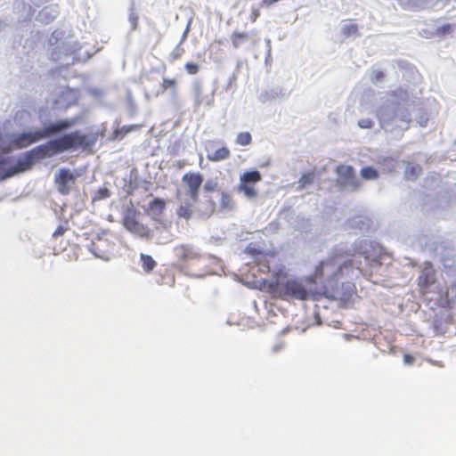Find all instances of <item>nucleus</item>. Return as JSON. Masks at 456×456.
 I'll return each instance as SVG.
<instances>
[{"instance_id": "1", "label": "nucleus", "mask_w": 456, "mask_h": 456, "mask_svg": "<svg viewBox=\"0 0 456 456\" xmlns=\"http://www.w3.org/2000/svg\"><path fill=\"white\" fill-rule=\"evenodd\" d=\"M244 252L252 258L260 273H272L271 281L263 279L259 281L260 288H266L272 297L281 299L307 298L308 291L303 281L287 279L286 267L276 253L265 251L255 243H249Z\"/></svg>"}, {"instance_id": "2", "label": "nucleus", "mask_w": 456, "mask_h": 456, "mask_svg": "<svg viewBox=\"0 0 456 456\" xmlns=\"http://www.w3.org/2000/svg\"><path fill=\"white\" fill-rule=\"evenodd\" d=\"M354 272L352 260L341 261L338 256H332L322 261L315 268V300L318 296L339 301L346 307L358 297L357 289L353 281H339L348 277Z\"/></svg>"}, {"instance_id": "3", "label": "nucleus", "mask_w": 456, "mask_h": 456, "mask_svg": "<svg viewBox=\"0 0 456 456\" xmlns=\"http://www.w3.org/2000/svg\"><path fill=\"white\" fill-rule=\"evenodd\" d=\"M94 138L77 130L33 148L27 151L22 158H20L16 165L12 167H9L11 159L0 155V180L30 169L37 160L70 150H86L94 146Z\"/></svg>"}, {"instance_id": "4", "label": "nucleus", "mask_w": 456, "mask_h": 456, "mask_svg": "<svg viewBox=\"0 0 456 456\" xmlns=\"http://www.w3.org/2000/svg\"><path fill=\"white\" fill-rule=\"evenodd\" d=\"M76 118H66L59 120L55 123H51L42 130L20 133L14 136V138L12 140V144L16 149L26 148L42 139L70 128L76 125Z\"/></svg>"}, {"instance_id": "5", "label": "nucleus", "mask_w": 456, "mask_h": 456, "mask_svg": "<svg viewBox=\"0 0 456 456\" xmlns=\"http://www.w3.org/2000/svg\"><path fill=\"white\" fill-rule=\"evenodd\" d=\"M262 180V175L257 170L246 171L240 176L238 191L243 192L248 199H255L257 196L256 183Z\"/></svg>"}, {"instance_id": "6", "label": "nucleus", "mask_w": 456, "mask_h": 456, "mask_svg": "<svg viewBox=\"0 0 456 456\" xmlns=\"http://www.w3.org/2000/svg\"><path fill=\"white\" fill-rule=\"evenodd\" d=\"M175 199L178 202L176 208V215L180 218L185 220L191 219L196 210V204L200 198H194L193 195L184 194L182 190L178 189L175 191Z\"/></svg>"}, {"instance_id": "7", "label": "nucleus", "mask_w": 456, "mask_h": 456, "mask_svg": "<svg viewBox=\"0 0 456 456\" xmlns=\"http://www.w3.org/2000/svg\"><path fill=\"white\" fill-rule=\"evenodd\" d=\"M338 183L342 187H348L352 191H357L361 188L362 183L356 177L354 169L351 166L339 165L337 167Z\"/></svg>"}, {"instance_id": "8", "label": "nucleus", "mask_w": 456, "mask_h": 456, "mask_svg": "<svg viewBox=\"0 0 456 456\" xmlns=\"http://www.w3.org/2000/svg\"><path fill=\"white\" fill-rule=\"evenodd\" d=\"M79 175L69 168H61L54 176V183L58 191L61 195H68L71 191V187L76 183V179Z\"/></svg>"}, {"instance_id": "9", "label": "nucleus", "mask_w": 456, "mask_h": 456, "mask_svg": "<svg viewBox=\"0 0 456 456\" xmlns=\"http://www.w3.org/2000/svg\"><path fill=\"white\" fill-rule=\"evenodd\" d=\"M123 225L131 233L141 238L148 239L151 237V230L148 226L139 222L135 211H129L125 215L123 218Z\"/></svg>"}, {"instance_id": "10", "label": "nucleus", "mask_w": 456, "mask_h": 456, "mask_svg": "<svg viewBox=\"0 0 456 456\" xmlns=\"http://www.w3.org/2000/svg\"><path fill=\"white\" fill-rule=\"evenodd\" d=\"M182 183L184 185V194L193 195L200 198V190L203 183V175L199 172H187L182 176Z\"/></svg>"}, {"instance_id": "11", "label": "nucleus", "mask_w": 456, "mask_h": 456, "mask_svg": "<svg viewBox=\"0 0 456 456\" xmlns=\"http://www.w3.org/2000/svg\"><path fill=\"white\" fill-rule=\"evenodd\" d=\"M436 282V271L431 263L427 262L418 277L419 291L421 295H426L429 288Z\"/></svg>"}, {"instance_id": "12", "label": "nucleus", "mask_w": 456, "mask_h": 456, "mask_svg": "<svg viewBox=\"0 0 456 456\" xmlns=\"http://www.w3.org/2000/svg\"><path fill=\"white\" fill-rule=\"evenodd\" d=\"M231 156V151L226 146L220 147L216 149L212 153H208L207 158L209 161L212 162H219L222 160H225L229 159Z\"/></svg>"}, {"instance_id": "13", "label": "nucleus", "mask_w": 456, "mask_h": 456, "mask_svg": "<svg viewBox=\"0 0 456 456\" xmlns=\"http://www.w3.org/2000/svg\"><path fill=\"white\" fill-rule=\"evenodd\" d=\"M422 173V167L417 163L408 162L404 170V178L415 181Z\"/></svg>"}, {"instance_id": "14", "label": "nucleus", "mask_w": 456, "mask_h": 456, "mask_svg": "<svg viewBox=\"0 0 456 456\" xmlns=\"http://www.w3.org/2000/svg\"><path fill=\"white\" fill-rule=\"evenodd\" d=\"M177 258L181 261H187L197 256L196 253L188 246L180 245L175 248Z\"/></svg>"}, {"instance_id": "15", "label": "nucleus", "mask_w": 456, "mask_h": 456, "mask_svg": "<svg viewBox=\"0 0 456 456\" xmlns=\"http://www.w3.org/2000/svg\"><path fill=\"white\" fill-rule=\"evenodd\" d=\"M166 209V202L163 199L154 198L148 207V210L155 216H161Z\"/></svg>"}, {"instance_id": "16", "label": "nucleus", "mask_w": 456, "mask_h": 456, "mask_svg": "<svg viewBox=\"0 0 456 456\" xmlns=\"http://www.w3.org/2000/svg\"><path fill=\"white\" fill-rule=\"evenodd\" d=\"M249 39L250 34L248 32L234 31L231 35V42L234 48H239L241 45L248 42Z\"/></svg>"}, {"instance_id": "17", "label": "nucleus", "mask_w": 456, "mask_h": 456, "mask_svg": "<svg viewBox=\"0 0 456 456\" xmlns=\"http://www.w3.org/2000/svg\"><path fill=\"white\" fill-rule=\"evenodd\" d=\"M142 267L145 273H151L156 267L157 263L151 256L142 253L140 255Z\"/></svg>"}, {"instance_id": "18", "label": "nucleus", "mask_w": 456, "mask_h": 456, "mask_svg": "<svg viewBox=\"0 0 456 456\" xmlns=\"http://www.w3.org/2000/svg\"><path fill=\"white\" fill-rule=\"evenodd\" d=\"M360 175L364 180H376L379 176L378 170L370 166L362 167L360 171Z\"/></svg>"}, {"instance_id": "19", "label": "nucleus", "mask_w": 456, "mask_h": 456, "mask_svg": "<svg viewBox=\"0 0 456 456\" xmlns=\"http://www.w3.org/2000/svg\"><path fill=\"white\" fill-rule=\"evenodd\" d=\"M235 142L240 146H248L252 142V136L249 132H240L237 134Z\"/></svg>"}, {"instance_id": "20", "label": "nucleus", "mask_w": 456, "mask_h": 456, "mask_svg": "<svg viewBox=\"0 0 456 456\" xmlns=\"http://www.w3.org/2000/svg\"><path fill=\"white\" fill-rule=\"evenodd\" d=\"M342 34L345 37L357 36L358 35V25L353 22H349L342 27Z\"/></svg>"}, {"instance_id": "21", "label": "nucleus", "mask_w": 456, "mask_h": 456, "mask_svg": "<svg viewBox=\"0 0 456 456\" xmlns=\"http://www.w3.org/2000/svg\"><path fill=\"white\" fill-rule=\"evenodd\" d=\"M221 207L224 208L230 209L233 207V200L232 196L225 192H222L221 200H220Z\"/></svg>"}, {"instance_id": "22", "label": "nucleus", "mask_w": 456, "mask_h": 456, "mask_svg": "<svg viewBox=\"0 0 456 456\" xmlns=\"http://www.w3.org/2000/svg\"><path fill=\"white\" fill-rule=\"evenodd\" d=\"M161 88L163 91L172 89V90H174V92H175L176 80L175 78H168V77L163 78L162 83H161Z\"/></svg>"}, {"instance_id": "23", "label": "nucleus", "mask_w": 456, "mask_h": 456, "mask_svg": "<svg viewBox=\"0 0 456 456\" xmlns=\"http://www.w3.org/2000/svg\"><path fill=\"white\" fill-rule=\"evenodd\" d=\"M452 29H453L452 25H451V24H444V25H443L441 27H438L436 29L435 35H436L437 37H444L447 34L452 33Z\"/></svg>"}, {"instance_id": "24", "label": "nucleus", "mask_w": 456, "mask_h": 456, "mask_svg": "<svg viewBox=\"0 0 456 456\" xmlns=\"http://www.w3.org/2000/svg\"><path fill=\"white\" fill-rule=\"evenodd\" d=\"M69 230V224L65 221L63 224H60L55 231L53 232V238H58L62 236Z\"/></svg>"}, {"instance_id": "25", "label": "nucleus", "mask_w": 456, "mask_h": 456, "mask_svg": "<svg viewBox=\"0 0 456 456\" xmlns=\"http://www.w3.org/2000/svg\"><path fill=\"white\" fill-rule=\"evenodd\" d=\"M204 191H207V192H212V191H215L217 190L218 188V183L215 180H212V179H208L205 183H204Z\"/></svg>"}, {"instance_id": "26", "label": "nucleus", "mask_w": 456, "mask_h": 456, "mask_svg": "<svg viewBox=\"0 0 456 456\" xmlns=\"http://www.w3.org/2000/svg\"><path fill=\"white\" fill-rule=\"evenodd\" d=\"M366 262L370 267H379L382 265V262L380 261V256L370 257V256H365Z\"/></svg>"}, {"instance_id": "27", "label": "nucleus", "mask_w": 456, "mask_h": 456, "mask_svg": "<svg viewBox=\"0 0 456 456\" xmlns=\"http://www.w3.org/2000/svg\"><path fill=\"white\" fill-rule=\"evenodd\" d=\"M184 68L188 74L190 75H195L200 70V66L197 63L194 62H187L184 65Z\"/></svg>"}, {"instance_id": "28", "label": "nucleus", "mask_w": 456, "mask_h": 456, "mask_svg": "<svg viewBox=\"0 0 456 456\" xmlns=\"http://www.w3.org/2000/svg\"><path fill=\"white\" fill-rule=\"evenodd\" d=\"M312 180H313V175L312 174H305L304 175L300 180H299V186L301 188H304L305 187L307 184H310L312 183Z\"/></svg>"}, {"instance_id": "29", "label": "nucleus", "mask_w": 456, "mask_h": 456, "mask_svg": "<svg viewBox=\"0 0 456 456\" xmlns=\"http://www.w3.org/2000/svg\"><path fill=\"white\" fill-rule=\"evenodd\" d=\"M138 20H139V17H138V15L135 12H131L129 14V21H130V23L132 25V28L133 29H136L137 28Z\"/></svg>"}, {"instance_id": "30", "label": "nucleus", "mask_w": 456, "mask_h": 456, "mask_svg": "<svg viewBox=\"0 0 456 456\" xmlns=\"http://www.w3.org/2000/svg\"><path fill=\"white\" fill-rule=\"evenodd\" d=\"M201 95H202V89H201V87L200 86H196L195 87V102H196L197 105H200L202 103Z\"/></svg>"}, {"instance_id": "31", "label": "nucleus", "mask_w": 456, "mask_h": 456, "mask_svg": "<svg viewBox=\"0 0 456 456\" xmlns=\"http://www.w3.org/2000/svg\"><path fill=\"white\" fill-rule=\"evenodd\" d=\"M384 78V74L380 70L374 71L371 75V80L374 83L379 82Z\"/></svg>"}, {"instance_id": "32", "label": "nucleus", "mask_w": 456, "mask_h": 456, "mask_svg": "<svg viewBox=\"0 0 456 456\" xmlns=\"http://www.w3.org/2000/svg\"><path fill=\"white\" fill-rule=\"evenodd\" d=\"M183 53V49L180 48V47H176L171 53V58L173 61L177 60V59L181 58Z\"/></svg>"}, {"instance_id": "33", "label": "nucleus", "mask_w": 456, "mask_h": 456, "mask_svg": "<svg viewBox=\"0 0 456 456\" xmlns=\"http://www.w3.org/2000/svg\"><path fill=\"white\" fill-rule=\"evenodd\" d=\"M359 126L362 128H370L373 126V122L370 119H361Z\"/></svg>"}, {"instance_id": "34", "label": "nucleus", "mask_w": 456, "mask_h": 456, "mask_svg": "<svg viewBox=\"0 0 456 456\" xmlns=\"http://www.w3.org/2000/svg\"><path fill=\"white\" fill-rule=\"evenodd\" d=\"M98 193L100 194V198H108V197H110V191L107 188H101L98 191Z\"/></svg>"}, {"instance_id": "35", "label": "nucleus", "mask_w": 456, "mask_h": 456, "mask_svg": "<svg viewBox=\"0 0 456 456\" xmlns=\"http://www.w3.org/2000/svg\"><path fill=\"white\" fill-rule=\"evenodd\" d=\"M403 359H404V362L407 363H412L414 362V357L410 354H405Z\"/></svg>"}, {"instance_id": "36", "label": "nucleus", "mask_w": 456, "mask_h": 456, "mask_svg": "<svg viewBox=\"0 0 456 456\" xmlns=\"http://www.w3.org/2000/svg\"><path fill=\"white\" fill-rule=\"evenodd\" d=\"M251 16H252V20L255 21L259 16L258 10H253Z\"/></svg>"}, {"instance_id": "37", "label": "nucleus", "mask_w": 456, "mask_h": 456, "mask_svg": "<svg viewBox=\"0 0 456 456\" xmlns=\"http://www.w3.org/2000/svg\"><path fill=\"white\" fill-rule=\"evenodd\" d=\"M314 320H315V323H317V324L321 323V320H320V317L318 315L315 314Z\"/></svg>"}, {"instance_id": "38", "label": "nucleus", "mask_w": 456, "mask_h": 456, "mask_svg": "<svg viewBox=\"0 0 456 456\" xmlns=\"http://www.w3.org/2000/svg\"><path fill=\"white\" fill-rule=\"evenodd\" d=\"M214 209H215V202H213V201H212V202H211V207H210V212H209V213H210V214H211V213H213Z\"/></svg>"}, {"instance_id": "39", "label": "nucleus", "mask_w": 456, "mask_h": 456, "mask_svg": "<svg viewBox=\"0 0 456 456\" xmlns=\"http://www.w3.org/2000/svg\"><path fill=\"white\" fill-rule=\"evenodd\" d=\"M92 247L94 248V249H97L98 248V247L95 245V243H93Z\"/></svg>"}, {"instance_id": "40", "label": "nucleus", "mask_w": 456, "mask_h": 456, "mask_svg": "<svg viewBox=\"0 0 456 456\" xmlns=\"http://www.w3.org/2000/svg\"><path fill=\"white\" fill-rule=\"evenodd\" d=\"M94 254H95L97 256H99V257H103V256H102V255H100V254H98V253H96V252H94Z\"/></svg>"}, {"instance_id": "41", "label": "nucleus", "mask_w": 456, "mask_h": 456, "mask_svg": "<svg viewBox=\"0 0 456 456\" xmlns=\"http://www.w3.org/2000/svg\"><path fill=\"white\" fill-rule=\"evenodd\" d=\"M66 94L65 92L61 93V97H63Z\"/></svg>"}, {"instance_id": "42", "label": "nucleus", "mask_w": 456, "mask_h": 456, "mask_svg": "<svg viewBox=\"0 0 456 456\" xmlns=\"http://www.w3.org/2000/svg\"><path fill=\"white\" fill-rule=\"evenodd\" d=\"M131 129H132V128H126V133H127V132L131 131Z\"/></svg>"}, {"instance_id": "43", "label": "nucleus", "mask_w": 456, "mask_h": 456, "mask_svg": "<svg viewBox=\"0 0 456 456\" xmlns=\"http://www.w3.org/2000/svg\"><path fill=\"white\" fill-rule=\"evenodd\" d=\"M232 79L233 81H235V80H236V77H235V76H232Z\"/></svg>"}]
</instances>
